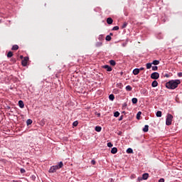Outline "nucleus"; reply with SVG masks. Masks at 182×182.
Masks as SVG:
<instances>
[{
    "label": "nucleus",
    "mask_w": 182,
    "mask_h": 182,
    "mask_svg": "<svg viewBox=\"0 0 182 182\" xmlns=\"http://www.w3.org/2000/svg\"><path fill=\"white\" fill-rule=\"evenodd\" d=\"M180 83H181L180 80H172L166 83V87L171 90L177 89Z\"/></svg>",
    "instance_id": "f257e3e1"
},
{
    "label": "nucleus",
    "mask_w": 182,
    "mask_h": 182,
    "mask_svg": "<svg viewBox=\"0 0 182 182\" xmlns=\"http://www.w3.org/2000/svg\"><path fill=\"white\" fill-rule=\"evenodd\" d=\"M172 122H173V115L171 114H168L166 120V126H171Z\"/></svg>",
    "instance_id": "f03ea898"
},
{
    "label": "nucleus",
    "mask_w": 182,
    "mask_h": 182,
    "mask_svg": "<svg viewBox=\"0 0 182 182\" xmlns=\"http://www.w3.org/2000/svg\"><path fill=\"white\" fill-rule=\"evenodd\" d=\"M159 77H160V74H159V73H157V72L153 73L151 75V79H154L156 80L159 79Z\"/></svg>",
    "instance_id": "7ed1b4c3"
},
{
    "label": "nucleus",
    "mask_w": 182,
    "mask_h": 182,
    "mask_svg": "<svg viewBox=\"0 0 182 182\" xmlns=\"http://www.w3.org/2000/svg\"><path fill=\"white\" fill-rule=\"evenodd\" d=\"M56 170H59V168H58V166L57 165L53 166L49 169V173H55L56 171Z\"/></svg>",
    "instance_id": "20e7f679"
},
{
    "label": "nucleus",
    "mask_w": 182,
    "mask_h": 182,
    "mask_svg": "<svg viewBox=\"0 0 182 182\" xmlns=\"http://www.w3.org/2000/svg\"><path fill=\"white\" fill-rule=\"evenodd\" d=\"M28 60H29V58L25 57V58L22 60L21 64H22L23 66H26V65H28Z\"/></svg>",
    "instance_id": "39448f33"
},
{
    "label": "nucleus",
    "mask_w": 182,
    "mask_h": 182,
    "mask_svg": "<svg viewBox=\"0 0 182 182\" xmlns=\"http://www.w3.org/2000/svg\"><path fill=\"white\" fill-rule=\"evenodd\" d=\"M18 106L21 109H23V107H25V105L23 104V101L19 100L18 101Z\"/></svg>",
    "instance_id": "423d86ee"
},
{
    "label": "nucleus",
    "mask_w": 182,
    "mask_h": 182,
    "mask_svg": "<svg viewBox=\"0 0 182 182\" xmlns=\"http://www.w3.org/2000/svg\"><path fill=\"white\" fill-rule=\"evenodd\" d=\"M107 23H108V25H112V23H113V18H107Z\"/></svg>",
    "instance_id": "0eeeda50"
},
{
    "label": "nucleus",
    "mask_w": 182,
    "mask_h": 182,
    "mask_svg": "<svg viewBox=\"0 0 182 182\" xmlns=\"http://www.w3.org/2000/svg\"><path fill=\"white\" fill-rule=\"evenodd\" d=\"M151 86L152 87H157V86H159V82H157V80L153 81L151 83Z\"/></svg>",
    "instance_id": "6e6552de"
},
{
    "label": "nucleus",
    "mask_w": 182,
    "mask_h": 182,
    "mask_svg": "<svg viewBox=\"0 0 182 182\" xmlns=\"http://www.w3.org/2000/svg\"><path fill=\"white\" fill-rule=\"evenodd\" d=\"M104 69H107V72H112V67L109 65H104Z\"/></svg>",
    "instance_id": "1a4fd4ad"
},
{
    "label": "nucleus",
    "mask_w": 182,
    "mask_h": 182,
    "mask_svg": "<svg viewBox=\"0 0 182 182\" xmlns=\"http://www.w3.org/2000/svg\"><path fill=\"white\" fill-rule=\"evenodd\" d=\"M140 73V70H139V68H135L133 70V75H139Z\"/></svg>",
    "instance_id": "9d476101"
},
{
    "label": "nucleus",
    "mask_w": 182,
    "mask_h": 182,
    "mask_svg": "<svg viewBox=\"0 0 182 182\" xmlns=\"http://www.w3.org/2000/svg\"><path fill=\"white\" fill-rule=\"evenodd\" d=\"M103 46V43L102 41H100V42H97L95 43V46L96 48H100V46Z\"/></svg>",
    "instance_id": "9b49d317"
},
{
    "label": "nucleus",
    "mask_w": 182,
    "mask_h": 182,
    "mask_svg": "<svg viewBox=\"0 0 182 182\" xmlns=\"http://www.w3.org/2000/svg\"><path fill=\"white\" fill-rule=\"evenodd\" d=\"M142 178L143 180H147V178H149V173H145L142 175Z\"/></svg>",
    "instance_id": "f8f14e48"
},
{
    "label": "nucleus",
    "mask_w": 182,
    "mask_h": 182,
    "mask_svg": "<svg viewBox=\"0 0 182 182\" xmlns=\"http://www.w3.org/2000/svg\"><path fill=\"white\" fill-rule=\"evenodd\" d=\"M19 49V46L18 45H14L11 48V50H18Z\"/></svg>",
    "instance_id": "ddd939ff"
},
{
    "label": "nucleus",
    "mask_w": 182,
    "mask_h": 182,
    "mask_svg": "<svg viewBox=\"0 0 182 182\" xmlns=\"http://www.w3.org/2000/svg\"><path fill=\"white\" fill-rule=\"evenodd\" d=\"M111 153L112 154H116V153H117V148L116 147L112 148L111 150Z\"/></svg>",
    "instance_id": "4468645a"
},
{
    "label": "nucleus",
    "mask_w": 182,
    "mask_h": 182,
    "mask_svg": "<svg viewBox=\"0 0 182 182\" xmlns=\"http://www.w3.org/2000/svg\"><path fill=\"white\" fill-rule=\"evenodd\" d=\"M143 132H144V133H147V132H149V125L144 126V127L143 128Z\"/></svg>",
    "instance_id": "2eb2a0df"
},
{
    "label": "nucleus",
    "mask_w": 182,
    "mask_h": 182,
    "mask_svg": "<svg viewBox=\"0 0 182 182\" xmlns=\"http://www.w3.org/2000/svg\"><path fill=\"white\" fill-rule=\"evenodd\" d=\"M127 153L128 154H133V149L132 148H129L127 149Z\"/></svg>",
    "instance_id": "dca6fc26"
},
{
    "label": "nucleus",
    "mask_w": 182,
    "mask_h": 182,
    "mask_svg": "<svg viewBox=\"0 0 182 182\" xmlns=\"http://www.w3.org/2000/svg\"><path fill=\"white\" fill-rule=\"evenodd\" d=\"M58 168H62L63 167V162H59L58 165H57Z\"/></svg>",
    "instance_id": "f3484780"
},
{
    "label": "nucleus",
    "mask_w": 182,
    "mask_h": 182,
    "mask_svg": "<svg viewBox=\"0 0 182 182\" xmlns=\"http://www.w3.org/2000/svg\"><path fill=\"white\" fill-rule=\"evenodd\" d=\"M152 65H160V61L159 60H154L152 63Z\"/></svg>",
    "instance_id": "a211bd4d"
},
{
    "label": "nucleus",
    "mask_w": 182,
    "mask_h": 182,
    "mask_svg": "<svg viewBox=\"0 0 182 182\" xmlns=\"http://www.w3.org/2000/svg\"><path fill=\"white\" fill-rule=\"evenodd\" d=\"M109 63L112 66H116V61L113 60H109Z\"/></svg>",
    "instance_id": "6ab92c4d"
},
{
    "label": "nucleus",
    "mask_w": 182,
    "mask_h": 182,
    "mask_svg": "<svg viewBox=\"0 0 182 182\" xmlns=\"http://www.w3.org/2000/svg\"><path fill=\"white\" fill-rule=\"evenodd\" d=\"M98 39L102 42V41H105V36H103V35H100Z\"/></svg>",
    "instance_id": "aec40b11"
},
{
    "label": "nucleus",
    "mask_w": 182,
    "mask_h": 182,
    "mask_svg": "<svg viewBox=\"0 0 182 182\" xmlns=\"http://www.w3.org/2000/svg\"><path fill=\"white\" fill-rule=\"evenodd\" d=\"M14 56V53L9 51L7 54V58H12Z\"/></svg>",
    "instance_id": "412c9836"
},
{
    "label": "nucleus",
    "mask_w": 182,
    "mask_h": 182,
    "mask_svg": "<svg viewBox=\"0 0 182 182\" xmlns=\"http://www.w3.org/2000/svg\"><path fill=\"white\" fill-rule=\"evenodd\" d=\"M132 102L133 105H136L138 102V100H137V98L134 97V98H132Z\"/></svg>",
    "instance_id": "4be33fe9"
},
{
    "label": "nucleus",
    "mask_w": 182,
    "mask_h": 182,
    "mask_svg": "<svg viewBox=\"0 0 182 182\" xmlns=\"http://www.w3.org/2000/svg\"><path fill=\"white\" fill-rule=\"evenodd\" d=\"M95 132H102V127H95Z\"/></svg>",
    "instance_id": "5701e85b"
},
{
    "label": "nucleus",
    "mask_w": 182,
    "mask_h": 182,
    "mask_svg": "<svg viewBox=\"0 0 182 182\" xmlns=\"http://www.w3.org/2000/svg\"><path fill=\"white\" fill-rule=\"evenodd\" d=\"M132 86H130V85H127V87H126V90L127 91V92H132Z\"/></svg>",
    "instance_id": "b1692460"
},
{
    "label": "nucleus",
    "mask_w": 182,
    "mask_h": 182,
    "mask_svg": "<svg viewBox=\"0 0 182 182\" xmlns=\"http://www.w3.org/2000/svg\"><path fill=\"white\" fill-rule=\"evenodd\" d=\"M109 100H112V101L114 100V95L113 94L109 95Z\"/></svg>",
    "instance_id": "393cba45"
},
{
    "label": "nucleus",
    "mask_w": 182,
    "mask_h": 182,
    "mask_svg": "<svg viewBox=\"0 0 182 182\" xmlns=\"http://www.w3.org/2000/svg\"><path fill=\"white\" fill-rule=\"evenodd\" d=\"M106 41H107L108 42H110V41H112V36H110L109 35L107 36L105 38Z\"/></svg>",
    "instance_id": "a878e982"
},
{
    "label": "nucleus",
    "mask_w": 182,
    "mask_h": 182,
    "mask_svg": "<svg viewBox=\"0 0 182 182\" xmlns=\"http://www.w3.org/2000/svg\"><path fill=\"white\" fill-rule=\"evenodd\" d=\"M152 65H153L152 63H146V69H150Z\"/></svg>",
    "instance_id": "bb28decb"
},
{
    "label": "nucleus",
    "mask_w": 182,
    "mask_h": 182,
    "mask_svg": "<svg viewBox=\"0 0 182 182\" xmlns=\"http://www.w3.org/2000/svg\"><path fill=\"white\" fill-rule=\"evenodd\" d=\"M140 116H141V112H139L136 114L137 120H140Z\"/></svg>",
    "instance_id": "cd10ccee"
},
{
    "label": "nucleus",
    "mask_w": 182,
    "mask_h": 182,
    "mask_svg": "<svg viewBox=\"0 0 182 182\" xmlns=\"http://www.w3.org/2000/svg\"><path fill=\"white\" fill-rule=\"evenodd\" d=\"M31 123H33L32 119H27L26 121L27 126H29Z\"/></svg>",
    "instance_id": "c85d7f7f"
},
{
    "label": "nucleus",
    "mask_w": 182,
    "mask_h": 182,
    "mask_svg": "<svg viewBox=\"0 0 182 182\" xmlns=\"http://www.w3.org/2000/svg\"><path fill=\"white\" fill-rule=\"evenodd\" d=\"M114 117H119V116H120V112H115L114 113Z\"/></svg>",
    "instance_id": "c756f323"
},
{
    "label": "nucleus",
    "mask_w": 182,
    "mask_h": 182,
    "mask_svg": "<svg viewBox=\"0 0 182 182\" xmlns=\"http://www.w3.org/2000/svg\"><path fill=\"white\" fill-rule=\"evenodd\" d=\"M156 117H161V111H158L156 112Z\"/></svg>",
    "instance_id": "7c9ffc66"
},
{
    "label": "nucleus",
    "mask_w": 182,
    "mask_h": 182,
    "mask_svg": "<svg viewBox=\"0 0 182 182\" xmlns=\"http://www.w3.org/2000/svg\"><path fill=\"white\" fill-rule=\"evenodd\" d=\"M127 26V22H124L123 23V25L122 26V29H124V28H126Z\"/></svg>",
    "instance_id": "2f4dec72"
},
{
    "label": "nucleus",
    "mask_w": 182,
    "mask_h": 182,
    "mask_svg": "<svg viewBox=\"0 0 182 182\" xmlns=\"http://www.w3.org/2000/svg\"><path fill=\"white\" fill-rule=\"evenodd\" d=\"M77 124H79V122H77V121H75L73 123V126H74L75 127H76V126H77Z\"/></svg>",
    "instance_id": "473e14b6"
},
{
    "label": "nucleus",
    "mask_w": 182,
    "mask_h": 182,
    "mask_svg": "<svg viewBox=\"0 0 182 182\" xmlns=\"http://www.w3.org/2000/svg\"><path fill=\"white\" fill-rule=\"evenodd\" d=\"M112 31H119V26H116L112 28Z\"/></svg>",
    "instance_id": "72a5a7b5"
},
{
    "label": "nucleus",
    "mask_w": 182,
    "mask_h": 182,
    "mask_svg": "<svg viewBox=\"0 0 182 182\" xmlns=\"http://www.w3.org/2000/svg\"><path fill=\"white\" fill-rule=\"evenodd\" d=\"M158 69H159V67H157V66L152 67V70H158Z\"/></svg>",
    "instance_id": "f704fd0d"
},
{
    "label": "nucleus",
    "mask_w": 182,
    "mask_h": 182,
    "mask_svg": "<svg viewBox=\"0 0 182 182\" xmlns=\"http://www.w3.org/2000/svg\"><path fill=\"white\" fill-rule=\"evenodd\" d=\"M107 146L108 147H113V144H112V142H109V143H107Z\"/></svg>",
    "instance_id": "c9c22d12"
},
{
    "label": "nucleus",
    "mask_w": 182,
    "mask_h": 182,
    "mask_svg": "<svg viewBox=\"0 0 182 182\" xmlns=\"http://www.w3.org/2000/svg\"><path fill=\"white\" fill-rule=\"evenodd\" d=\"M91 164H93V166H95V164H96V161L92 160Z\"/></svg>",
    "instance_id": "e433bc0d"
},
{
    "label": "nucleus",
    "mask_w": 182,
    "mask_h": 182,
    "mask_svg": "<svg viewBox=\"0 0 182 182\" xmlns=\"http://www.w3.org/2000/svg\"><path fill=\"white\" fill-rule=\"evenodd\" d=\"M26 171H25V169H23V168L21 169V173H26Z\"/></svg>",
    "instance_id": "4c0bfd02"
},
{
    "label": "nucleus",
    "mask_w": 182,
    "mask_h": 182,
    "mask_svg": "<svg viewBox=\"0 0 182 182\" xmlns=\"http://www.w3.org/2000/svg\"><path fill=\"white\" fill-rule=\"evenodd\" d=\"M178 77H182V73H178Z\"/></svg>",
    "instance_id": "58836bf2"
},
{
    "label": "nucleus",
    "mask_w": 182,
    "mask_h": 182,
    "mask_svg": "<svg viewBox=\"0 0 182 182\" xmlns=\"http://www.w3.org/2000/svg\"><path fill=\"white\" fill-rule=\"evenodd\" d=\"M159 182H164V178H160Z\"/></svg>",
    "instance_id": "ea45409f"
},
{
    "label": "nucleus",
    "mask_w": 182,
    "mask_h": 182,
    "mask_svg": "<svg viewBox=\"0 0 182 182\" xmlns=\"http://www.w3.org/2000/svg\"><path fill=\"white\" fill-rule=\"evenodd\" d=\"M119 121L123 120V115H122V116L119 117Z\"/></svg>",
    "instance_id": "a19ab883"
},
{
    "label": "nucleus",
    "mask_w": 182,
    "mask_h": 182,
    "mask_svg": "<svg viewBox=\"0 0 182 182\" xmlns=\"http://www.w3.org/2000/svg\"><path fill=\"white\" fill-rule=\"evenodd\" d=\"M139 70V72H140V70H144V68H141Z\"/></svg>",
    "instance_id": "79ce46f5"
},
{
    "label": "nucleus",
    "mask_w": 182,
    "mask_h": 182,
    "mask_svg": "<svg viewBox=\"0 0 182 182\" xmlns=\"http://www.w3.org/2000/svg\"><path fill=\"white\" fill-rule=\"evenodd\" d=\"M109 36H113V33H110Z\"/></svg>",
    "instance_id": "37998d69"
},
{
    "label": "nucleus",
    "mask_w": 182,
    "mask_h": 182,
    "mask_svg": "<svg viewBox=\"0 0 182 182\" xmlns=\"http://www.w3.org/2000/svg\"><path fill=\"white\" fill-rule=\"evenodd\" d=\"M165 76H166V77H169L168 74H166Z\"/></svg>",
    "instance_id": "c03bdc74"
},
{
    "label": "nucleus",
    "mask_w": 182,
    "mask_h": 182,
    "mask_svg": "<svg viewBox=\"0 0 182 182\" xmlns=\"http://www.w3.org/2000/svg\"><path fill=\"white\" fill-rule=\"evenodd\" d=\"M21 59L23 58V56L21 55Z\"/></svg>",
    "instance_id": "a18cd8bd"
},
{
    "label": "nucleus",
    "mask_w": 182,
    "mask_h": 182,
    "mask_svg": "<svg viewBox=\"0 0 182 182\" xmlns=\"http://www.w3.org/2000/svg\"><path fill=\"white\" fill-rule=\"evenodd\" d=\"M121 75H123V73H121Z\"/></svg>",
    "instance_id": "49530a36"
}]
</instances>
